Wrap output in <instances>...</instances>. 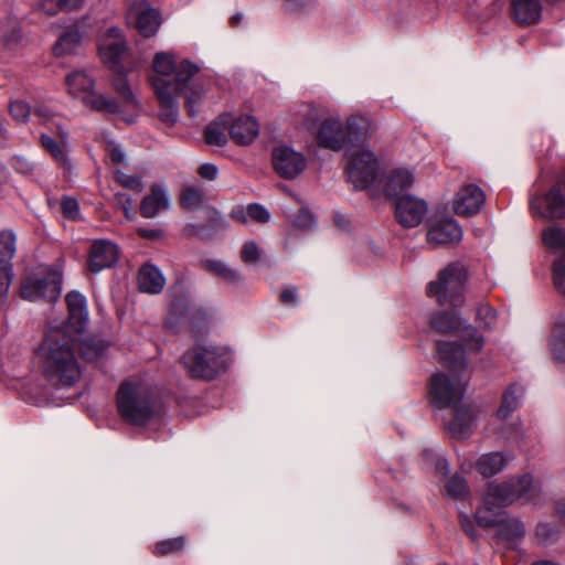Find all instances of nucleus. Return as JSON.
Wrapping results in <instances>:
<instances>
[{
	"instance_id": "ea45409f",
	"label": "nucleus",
	"mask_w": 565,
	"mask_h": 565,
	"mask_svg": "<svg viewBox=\"0 0 565 565\" xmlns=\"http://www.w3.org/2000/svg\"><path fill=\"white\" fill-rule=\"evenodd\" d=\"M185 546L184 536H178L158 542L154 546L153 553L159 556L177 553Z\"/></svg>"
},
{
	"instance_id": "f8f14e48",
	"label": "nucleus",
	"mask_w": 565,
	"mask_h": 565,
	"mask_svg": "<svg viewBox=\"0 0 565 565\" xmlns=\"http://www.w3.org/2000/svg\"><path fill=\"white\" fill-rule=\"evenodd\" d=\"M531 211L544 218H565V181H557L544 195L531 200Z\"/></svg>"
},
{
	"instance_id": "49530a36",
	"label": "nucleus",
	"mask_w": 565,
	"mask_h": 565,
	"mask_svg": "<svg viewBox=\"0 0 565 565\" xmlns=\"http://www.w3.org/2000/svg\"><path fill=\"white\" fill-rule=\"evenodd\" d=\"M9 113L19 122H26L31 115V107L23 100L15 99L9 105Z\"/></svg>"
},
{
	"instance_id": "5fc2aeb1",
	"label": "nucleus",
	"mask_w": 565,
	"mask_h": 565,
	"mask_svg": "<svg viewBox=\"0 0 565 565\" xmlns=\"http://www.w3.org/2000/svg\"><path fill=\"white\" fill-rule=\"evenodd\" d=\"M115 201H116V204L120 209H122L125 216L128 220H131L134 217V214L131 212V209H132L131 198L126 193H116Z\"/></svg>"
},
{
	"instance_id": "a19ab883",
	"label": "nucleus",
	"mask_w": 565,
	"mask_h": 565,
	"mask_svg": "<svg viewBox=\"0 0 565 565\" xmlns=\"http://www.w3.org/2000/svg\"><path fill=\"white\" fill-rule=\"evenodd\" d=\"M552 348L555 359L565 361V322L556 323L553 331Z\"/></svg>"
},
{
	"instance_id": "bb28decb",
	"label": "nucleus",
	"mask_w": 565,
	"mask_h": 565,
	"mask_svg": "<svg viewBox=\"0 0 565 565\" xmlns=\"http://www.w3.org/2000/svg\"><path fill=\"white\" fill-rule=\"evenodd\" d=\"M414 182V174L411 170L397 168L392 170L386 177L384 192L390 198L398 196L407 190Z\"/></svg>"
},
{
	"instance_id": "052dcab7",
	"label": "nucleus",
	"mask_w": 565,
	"mask_h": 565,
	"mask_svg": "<svg viewBox=\"0 0 565 565\" xmlns=\"http://www.w3.org/2000/svg\"><path fill=\"white\" fill-rule=\"evenodd\" d=\"M460 524H461L462 530L471 539H476L477 537L476 526H475L473 522L471 521V519L468 515H461L460 516Z\"/></svg>"
},
{
	"instance_id": "f03ea898",
	"label": "nucleus",
	"mask_w": 565,
	"mask_h": 565,
	"mask_svg": "<svg viewBox=\"0 0 565 565\" xmlns=\"http://www.w3.org/2000/svg\"><path fill=\"white\" fill-rule=\"evenodd\" d=\"M200 71L189 60L177 61L172 52H158L152 61V73L149 82L156 93L161 109L159 119L167 126H173L179 117L178 97L184 95L186 108L191 116L195 115L193 103L200 98L194 90L193 78Z\"/></svg>"
},
{
	"instance_id": "1a4fd4ad",
	"label": "nucleus",
	"mask_w": 565,
	"mask_h": 565,
	"mask_svg": "<svg viewBox=\"0 0 565 565\" xmlns=\"http://www.w3.org/2000/svg\"><path fill=\"white\" fill-rule=\"evenodd\" d=\"M348 180L354 189L363 190L375 182L379 162L372 151L364 148L352 150L348 153Z\"/></svg>"
},
{
	"instance_id": "603ef678",
	"label": "nucleus",
	"mask_w": 565,
	"mask_h": 565,
	"mask_svg": "<svg viewBox=\"0 0 565 565\" xmlns=\"http://www.w3.org/2000/svg\"><path fill=\"white\" fill-rule=\"evenodd\" d=\"M248 216H249V220H254L259 223H266L270 218V214L267 211V209H265L260 204H249L248 205Z\"/></svg>"
},
{
	"instance_id": "3c124183",
	"label": "nucleus",
	"mask_w": 565,
	"mask_h": 565,
	"mask_svg": "<svg viewBox=\"0 0 565 565\" xmlns=\"http://www.w3.org/2000/svg\"><path fill=\"white\" fill-rule=\"evenodd\" d=\"M63 215L68 220H77L79 216L78 202L68 196H64L61 201Z\"/></svg>"
},
{
	"instance_id": "864d4df0",
	"label": "nucleus",
	"mask_w": 565,
	"mask_h": 565,
	"mask_svg": "<svg viewBox=\"0 0 565 565\" xmlns=\"http://www.w3.org/2000/svg\"><path fill=\"white\" fill-rule=\"evenodd\" d=\"M279 300L287 306L298 305V289L295 286H286L279 295Z\"/></svg>"
},
{
	"instance_id": "412c9836",
	"label": "nucleus",
	"mask_w": 565,
	"mask_h": 565,
	"mask_svg": "<svg viewBox=\"0 0 565 565\" xmlns=\"http://www.w3.org/2000/svg\"><path fill=\"white\" fill-rule=\"evenodd\" d=\"M462 238V230L454 218H446L429 228L427 242L431 246L457 243Z\"/></svg>"
},
{
	"instance_id": "0eeeda50",
	"label": "nucleus",
	"mask_w": 565,
	"mask_h": 565,
	"mask_svg": "<svg viewBox=\"0 0 565 565\" xmlns=\"http://www.w3.org/2000/svg\"><path fill=\"white\" fill-rule=\"evenodd\" d=\"M68 94L76 99H79L85 106L90 109L117 114L119 111L118 104L110 98L98 94L95 90V79L86 71H74L65 77Z\"/></svg>"
},
{
	"instance_id": "7c9ffc66",
	"label": "nucleus",
	"mask_w": 565,
	"mask_h": 565,
	"mask_svg": "<svg viewBox=\"0 0 565 565\" xmlns=\"http://www.w3.org/2000/svg\"><path fill=\"white\" fill-rule=\"evenodd\" d=\"M228 115L220 117V121L210 124L204 132L205 141L213 146H224L227 141L226 130H228Z\"/></svg>"
},
{
	"instance_id": "c9c22d12",
	"label": "nucleus",
	"mask_w": 565,
	"mask_h": 565,
	"mask_svg": "<svg viewBox=\"0 0 565 565\" xmlns=\"http://www.w3.org/2000/svg\"><path fill=\"white\" fill-rule=\"evenodd\" d=\"M535 539L541 545H551L559 539V529L554 523L540 522L535 527Z\"/></svg>"
},
{
	"instance_id": "5701e85b",
	"label": "nucleus",
	"mask_w": 565,
	"mask_h": 565,
	"mask_svg": "<svg viewBox=\"0 0 565 565\" xmlns=\"http://www.w3.org/2000/svg\"><path fill=\"white\" fill-rule=\"evenodd\" d=\"M166 279L162 273L152 264L143 265L138 273V287L140 291L157 295L162 291Z\"/></svg>"
},
{
	"instance_id": "9d476101",
	"label": "nucleus",
	"mask_w": 565,
	"mask_h": 565,
	"mask_svg": "<svg viewBox=\"0 0 565 565\" xmlns=\"http://www.w3.org/2000/svg\"><path fill=\"white\" fill-rule=\"evenodd\" d=\"M467 380L457 375L435 374L430 381L429 392L433 404L439 408L455 406L465 395Z\"/></svg>"
},
{
	"instance_id": "8fccbe9b",
	"label": "nucleus",
	"mask_w": 565,
	"mask_h": 565,
	"mask_svg": "<svg viewBox=\"0 0 565 565\" xmlns=\"http://www.w3.org/2000/svg\"><path fill=\"white\" fill-rule=\"evenodd\" d=\"M553 279L556 289L565 295V258H559L554 262Z\"/></svg>"
},
{
	"instance_id": "a18cd8bd",
	"label": "nucleus",
	"mask_w": 565,
	"mask_h": 565,
	"mask_svg": "<svg viewBox=\"0 0 565 565\" xmlns=\"http://www.w3.org/2000/svg\"><path fill=\"white\" fill-rule=\"evenodd\" d=\"M461 337L471 352L477 353L483 348L484 339L472 326H467Z\"/></svg>"
},
{
	"instance_id": "aec40b11",
	"label": "nucleus",
	"mask_w": 565,
	"mask_h": 565,
	"mask_svg": "<svg viewBox=\"0 0 565 565\" xmlns=\"http://www.w3.org/2000/svg\"><path fill=\"white\" fill-rule=\"evenodd\" d=\"M316 140L324 148L341 150L345 145V135L340 117L332 116L322 120L317 129Z\"/></svg>"
},
{
	"instance_id": "dca6fc26",
	"label": "nucleus",
	"mask_w": 565,
	"mask_h": 565,
	"mask_svg": "<svg viewBox=\"0 0 565 565\" xmlns=\"http://www.w3.org/2000/svg\"><path fill=\"white\" fill-rule=\"evenodd\" d=\"M486 202V194L477 184L460 188L452 201V210L457 215L470 216L480 212Z\"/></svg>"
},
{
	"instance_id": "774afa93",
	"label": "nucleus",
	"mask_w": 565,
	"mask_h": 565,
	"mask_svg": "<svg viewBox=\"0 0 565 565\" xmlns=\"http://www.w3.org/2000/svg\"><path fill=\"white\" fill-rule=\"evenodd\" d=\"M556 513L562 518L565 519V502H558L555 507Z\"/></svg>"
},
{
	"instance_id": "c756f323",
	"label": "nucleus",
	"mask_w": 565,
	"mask_h": 565,
	"mask_svg": "<svg viewBox=\"0 0 565 565\" xmlns=\"http://www.w3.org/2000/svg\"><path fill=\"white\" fill-rule=\"evenodd\" d=\"M83 2L84 0H39L36 10L46 15H55L61 11L77 10Z\"/></svg>"
},
{
	"instance_id": "c85d7f7f",
	"label": "nucleus",
	"mask_w": 565,
	"mask_h": 565,
	"mask_svg": "<svg viewBox=\"0 0 565 565\" xmlns=\"http://www.w3.org/2000/svg\"><path fill=\"white\" fill-rule=\"evenodd\" d=\"M371 121L362 115H353L347 120L345 142L362 143L370 134Z\"/></svg>"
},
{
	"instance_id": "de8ad7c7",
	"label": "nucleus",
	"mask_w": 565,
	"mask_h": 565,
	"mask_svg": "<svg viewBox=\"0 0 565 565\" xmlns=\"http://www.w3.org/2000/svg\"><path fill=\"white\" fill-rule=\"evenodd\" d=\"M263 254L258 244L254 241H249L243 245L241 257L246 264H255L262 258Z\"/></svg>"
},
{
	"instance_id": "79ce46f5",
	"label": "nucleus",
	"mask_w": 565,
	"mask_h": 565,
	"mask_svg": "<svg viewBox=\"0 0 565 565\" xmlns=\"http://www.w3.org/2000/svg\"><path fill=\"white\" fill-rule=\"evenodd\" d=\"M115 179L121 186L132 190L137 193H140L145 188L142 177L136 173L128 174L117 170L115 172Z\"/></svg>"
},
{
	"instance_id": "338daca9",
	"label": "nucleus",
	"mask_w": 565,
	"mask_h": 565,
	"mask_svg": "<svg viewBox=\"0 0 565 565\" xmlns=\"http://www.w3.org/2000/svg\"><path fill=\"white\" fill-rule=\"evenodd\" d=\"M435 468L440 473H447L448 472V465L447 461L443 457H436L435 458Z\"/></svg>"
},
{
	"instance_id": "58836bf2",
	"label": "nucleus",
	"mask_w": 565,
	"mask_h": 565,
	"mask_svg": "<svg viewBox=\"0 0 565 565\" xmlns=\"http://www.w3.org/2000/svg\"><path fill=\"white\" fill-rule=\"evenodd\" d=\"M41 145L43 148L51 153V156L61 164L67 163L66 151L63 146L56 142L51 136L42 134Z\"/></svg>"
},
{
	"instance_id": "ddd939ff",
	"label": "nucleus",
	"mask_w": 565,
	"mask_h": 565,
	"mask_svg": "<svg viewBox=\"0 0 565 565\" xmlns=\"http://www.w3.org/2000/svg\"><path fill=\"white\" fill-rule=\"evenodd\" d=\"M271 157L275 171L285 179H295L307 168L305 156L286 145L274 148Z\"/></svg>"
},
{
	"instance_id": "6e6552de",
	"label": "nucleus",
	"mask_w": 565,
	"mask_h": 565,
	"mask_svg": "<svg viewBox=\"0 0 565 565\" xmlns=\"http://www.w3.org/2000/svg\"><path fill=\"white\" fill-rule=\"evenodd\" d=\"M62 291V273L57 268H45L29 277L21 286V297L36 301H55Z\"/></svg>"
},
{
	"instance_id": "72a5a7b5",
	"label": "nucleus",
	"mask_w": 565,
	"mask_h": 565,
	"mask_svg": "<svg viewBox=\"0 0 565 565\" xmlns=\"http://www.w3.org/2000/svg\"><path fill=\"white\" fill-rule=\"evenodd\" d=\"M431 326L439 332L449 333L461 327V319L456 313L440 312L431 317Z\"/></svg>"
},
{
	"instance_id": "37998d69",
	"label": "nucleus",
	"mask_w": 565,
	"mask_h": 565,
	"mask_svg": "<svg viewBox=\"0 0 565 565\" xmlns=\"http://www.w3.org/2000/svg\"><path fill=\"white\" fill-rule=\"evenodd\" d=\"M446 492L454 499H461L469 493V488L463 478L455 476L448 480L446 484Z\"/></svg>"
},
{
	"instance_id": "4c0bfd02",
	"label": "nucleus",
	"mask_w": 565,
	"mask_h": 565,
	"mask_svg": "<svg viewBox=\"0 0 565 565\" xmlns=\"http://www.w3.org/2000/svg\"><path fill=\"white\" fill-rule=\"evenodd\" d=\"M544 244L555 250L565 247V231L557 226L547 227L542 235Z\"/></svg>"
},
{
	"instance_id": "09e8293b",
	"label": "nucleus",
	"mask_w": 565,
	"mask_h": 565,
	"mask_svg": "<svg viewBox=\"0 0 565 565\" xmlns=\"http://www.w3.org/2000/svg\"><path fill=\"white\" fill-rule=\"evenodd\" d=\"M115 89L129 103L137 104L135 95L128 84V81L124 74H118L114 79Z\"/></svg>"
},
{
	"instance_id": "a211bd4d",
	"label": "nucleus",
	"mask_w": 565,
	"mask_h": 565,
	"mask_svg": "<svg viewBox=\"0 0 565 565\" xmlns=\"http://www.w3.org/2000/svg\"><path fill=\"white\" fill-rule=\"evenodd\" d=\"M119 257L118 246L107 239H98L92 244L88 254V269L92 273H99L116 264Z\"/></svg>"
},
{
	"instance_id": "b1692460",
	"label": "nucleus",
	"mask_w": 565,
	"mask_h": 565,
	"mask_svg": "<svg viewBox=\"0 0 565 565\" xmlns=\"http://www.w3.org/2000/svg\"><path fill=\"white\" fill-rule=\"evenodd\" d=\"M475 412L471 407L456 408L454 419L448 424L450 434L459 439L469 437L475 428Z\"/></svg>"
},
{
	"instance_id": "bf43d9fd",
	"label": "nucleus",
	"mask_w": 565,
	"mask_h": 565,
	"mask_svg": "<svg viewBox=\"0 0 565 565\" xmlns=\"http://www.w3.org/2000/svg\"><path fill=\"white\" fill-rule=\"evenodd\" d=\"M34 115L43 124H49L55 119V114L52 113L47 107H38L34 110Z\"/></svg>"
},
{
	"instance_id": "393cba45",
	"label": "nucleus",
	"mask_w": 565,
	"mask_h": 565,
	"mask_svg": "<svg viewBox=\"0 0 565 565\" xmlns=\"http://www.w3.org/2000/svg\"><path fill=\"white\" fill-rule=\"evenodd\" d=\"M437 356L441 363L449 367H465L467 365L465 348L457 342H437Z\"/></svg>"
},
{
	"instance_id": "4d7b16f0",
	"label": "nucleus",
	"mask_w": 565,
	"mask_h": 565,
	"mask_svg": "<svg viewBox=\"0 0 565 565\" xmlns=\"http://www.w3.org/2000/svg\"><path fill=\"white\" fill-rule=\"evenodd\" d=\"M296 225L301 228H309L313 225L315 220L312 214L307 210H301L296 217Z\"/></svg>"
},
{
	"instance_id": "cd10ccee",
	"label": "nucleus",
	"mask_w": 565,
	"mask_h": 565,
	"mask_svg": "<svg viewBox=\"0 0 565 565\" xmlns=\"http://www.w3.org/2000/svg\"><path fill=\"white\" fill-rule=\"evenodd\" d=\"M510 460L511 457L505 456L503 452L492 451L482 455L478 459L476 468L483 477L489 478L501 472Z\"/></svg>"
},
{
	"instance_id": "c03bdc74",
	"label": "nucleus",
	"mask_w": 565,
	"mask_h": 565,
	"mask_svg": "<svg viewBox=\"0 0 565 565\" xmlns=\"http://www.w3.org/2000/svg\"><path fill=\"white\" fill-rule=\"evenodd\" d=\"M476 321L483 329H492L497 322V313L489 305H481L477 309Z\"/></svg>"
},
{
	"instance_id": "69168bd1",
	"label": "nucleus",
	"mask_w": 565,
	"mask_h": 565,
	"mask_svg": "<svg viewBox=\"0 0 565 565\" xmlns=\"http://www.w3.org/2000/svg\"><path fill=\"white\" fill-rule=\"evenodd\" d=\"M103 353V348L99 347V345H95L92 351H86V350H82V354L85 359L87 360H93L95 358H97L98 355H100Z\"/></svg>"
},
{
	"instance_id": "2eb2a0df",
	"label": "nucleus",
	"mask_w": 565,
	"mask_h": 565,
	"mask_svg": "<svg viewBox=\"0 0 565 565\" xmlns=\"http://www.w3.org/2000/svg\"><path fill=\"white\" fill-rule=\"evenodd\" d=\"M171 207V198L166 183H152L149 192L142 198L140 202V214L146 218H154L161 212L168 211Z\"/></svg>"
},
{
	"instance_id": "4468645a",
	"label": "nucleus",
	"mask_w": 565,
	"mask_h": 565,
	"mask_svg": "<svg viewBox=\"0 0 565 565\" xmlns=\"http://www.w3.org/2000/svg\"><path fill=\"white\" fill-rule=\"evenodd\" d=\"M98 52L103 62L119 71L122 55L126 52V41L118 28H110L99 40Z\"/></svg>"
},
{
	"instance_id": "e433bc0d",
	"label": "nucleus",
	"mask_w": 565,
	"mask_h": 565,
	"mask_svg": "<svg viewBox=\"0 0 565 565\" xmlns=\"http://www.w3.org/2000/svg\"><path fill=\"white\" fill-rule=\"evenodd\" d=\"M203 203V192L196 186H185L180 195V204L183 209L195 211Z\"/></svg>"
},
{
	"instance_id": "4be33fe9",
	"label": "nucleus",
	"mask_w": 565,
	"mask_h": 565,
	"mask_svg": "<svg viewBox=\"0 0 565 565\" xmlns=\"http://www.w3.org/2000/svg\"><path fill=\"white\" fill-rule=\"evenodd\" d=\"M228 131L233 141L238 145H248L259 134V125L252 116H242L228 124Z\"/></svg>"
},
{
	"instance_id": "2f4dec72",
	"label": "nucleus",
	"mask_w": 565,
	"mask_h": 565,
	"mask_svg": "<svg viewBox=\"0 0 565 565\" xmlns=\"http://www.w3.org/2000/svg\"><path fill=\"white\" fill-rule=\"evenodd\" d=\"M523 394V388L518 384H512L504 392L501 405L497 412V416L501 419L507 418L519 406L520 397Z\"/></svg>"
},
{
	"instance_id": "f3484780",
	"label": "nucleus",
	"mask_w": 565,
	"mask_h": 565,
	"mask_svg": "<svg viewBox=\"0 0 565 565\" xmlns=\"http://www.w3.org/2000/svg\"><path fill=\"white\" fill-rule=\"evenodd\" d=\"M427 213V205L423 200L411 195L401 196L395 206V215L404 227L418 226Z\"/></svg>"
},
{
	"instance_id": "f704fd0d",
	"label": "nucleus",
	"mask_w": 565,
	"mask_h": 565,
	"mask_svg": "<svg viewBox=\"0 0 565 565\" xmlns=\"http://www.w3.org/2000/svg\"><path fill=\"white\" fill-rule=\"evenodd\" d=\"M81 39V33L76 28L66 31L61 35L54 46L55 55L70 54L74 52V50L79 45Z\"/></svg>"
},
{
	"instance_id": "680f3d73",
	"label": "nucleus",
	"mask_w": 565,
	"mask_h": 565,
	"mask_svg": "<svg viewBox=\"0 0 565 565\" xmlns=\"http://www.w3.org/2000/svg\"><path fill=\"white\" fill-rule=\"evenodd\" d=\"M21 39V31L19 28L13 26L10 34L4 35V44L12 49Z\"/></svg>"
},
{
	"instance_id": "9b49d317",
	"label": "nucleus",
	"mask_w": 565,
	"mask_h": 565,
	"mask_svg": "<svg viewBox=\"0 0 565 565\" xmlns=\"http://www.w3.org/2000/svg\"><path fill=\"white\" fill-rule=\"evenodd\" d=\"M127 23L141 35L150 38L158 32L161 25V15L146 0H136L129 4Z\"/></svg>"
},
{
	"instance_id": "473e14b6",
	"label": "nucleus",
	"mask_w": 565,
	"mask_h": 565,
	"mask_svg": "<svg viewBox=\"0 0 565 565\" xmlns=\"http://www.w3.org/2000/svg\"><path fill=\"white\" fill-rule=\"evenodd\" d=\"M203 266L209 271L214 273L228 284H235L239 280L238 270L232 268L230 265L220 259H207L203 262Z\"/></svg>"
},
{
	"instance_id": "7ed1b4c3",
	"label": "nucleus",
	"mask_w": 565,
	"mask_h": 565,
	"mask_svg": "<svg viewBox=\"0 0 565 565\" xmlns=\"http://www.w3.org/2000/svg\"><path fill=\"white\" fill-rule=\"evenodd\" d=\"M541 490V484L529 475L502 483H489L483 507L476 511L478 524L483 527L497 526L498 537L509 548H514L525 535V525L516 518H500L494 509L511 505L519 499L535 503Z\"/></svg>"
},
{
	"instance_id": "423d86ee",
	"label": "nucleus",
	"mask_w": 565,
	"mask_h": 565,
	"mask_svg": "<svg viewBox=\"0 0 565 565\" xmlns=\"http://www.w3.org/2000/svg\"><path fill=\"white\" fill-rule=\"evenodd\" d=\"M180 363L190 377L206 381L225 370L224 354L215 345L196 344L183 353Z\"/></svg>"
},
{
	"instance_id": "6ab92c4d",
	"label": "nucleus",
	"mask_w": 565,
	"mask_h": 565,
	"mask_svg": "<svg viewBox=\"0 0 565 565\" xmlns=\"http://www.w3.org/2000/svg\"><path fill=\"white\" fill-rule=\"evenodd\" d=\"M15 252V235L11 231L0 232V297L8 292L12 278L10 262Z\"/></svg>"
},
{
	"instance_id": "f257e3e1",
	"label": "nucleus",
	"mask_w": 565,
	"mask_h": 565,
	"mask_svg": "<svg viewBox=\"0 0 565 565\" xmlns=\"http://www.w3.org/2000/svg\"><path fill=\"white\" fill-rule=\"evenodd\" d=\"M66 303V331L51 329L38 350L45 377L61 386H72L81 377V369L74 353L75 339L67 333H82L88 324L87 302L81 292H68Z\"/></svg>"
},
{
	"instance_id": "e2e57ef3",
	"label": "nucleus",
	"mask_w": 565,
	"mask_h": 565,
	"mask_svg": "<svg viewBox=\"0 0 565 565\" xmlns=\"http://www.w3.org/2000/svg\"><path fill=\"white\" fill-rule=\"evenodd\" d=\"M231 217L239 223H246L249 220L248 206L246 209H244V207L233 209L231 212Z\"/></svg>"
},
{
	"instance_id": "20e7f679",
	"label": "nucleus",
	"mask_w": 565,
	"mask_h": 565,
	"mask_svg": "<svg viewBox=\"0 0 565 565\" xmlns=\"http://www.w3.org/2000/svg\"><path fill=\"white\" fill-rule=\"evenodd\" d=\"M120 416L132 425H145L153 416V394L140 383H122L117 392Z\"/></svg>"
},
{
	"instance_id": "0e129e2a",
	"label": "nucleus",
	"mask_w": 565,
	"mask_h": 565,
	"mask_svg": "<svg viewBox=\"0 0 565 565\" xmlns=\"http://www.w3.org/2000/svg\"><path fill=\"white\" fill-rule=\"evenodd\" d=\"M109 154L115 163H122L126 158L124 150L119 146L113 147Z\"/></svg>"
},
{
	"instance_id": "a878e982",
	"label": "nucleus",
	"mask_w": 565,
	"mask_h": 565,
	"mask_svg": "<svg viewBox=\"0 0 565 565\" xmlns=\"http://www.w3.org/2000/svg\"><path fill=\"white\" fill-rule=\"evenodd\" d=\"M514 19L520 24H533L540 21L542 6L540 0H511Z\"/></svg>"
},
{
	"instance_id": "13d9d810",
	"label": "nucleus",
	"mask_w": 565,
	"mask_h": 565,
	"mask_svg": "<svg viewBox=\"0 0 565 565\" xmlns=\"http://www.w3.org/2000/svg\"><path fill=\"white\" fill-rule=\"evenodd\" d=\"M199 174L203 179L214 180L217 177V167L212 163H204L199 168Z\"/></svg>"
},
{
	"instance_id": "39448f33",
	"label": "nucleus",
	"mask_w": 565,
	"mask_h": 565,
	"mask_svg": "<svg viewBox=\"0 0 565 565\" xmlns=\"http://www.w3.org/2000/svg\"><path fill=\"white\" fill-rule=\"evenodd\" d=\"M468 273L465 266L451 264L439 273L436 281L427 286V295L435 297L443 307L458 309L465 305V285Z\"/></svg>"
},
{
	"instance_id": "6e6d98bb",
	"label": "nucleus",
	"mask_w": 565,
	"mask_h": 565,
	"mask_svg": "<svg viewBox=\"0 0 565 565\" xmlns=\"http://www.w3.org/2000/svg\"><path fill=\"white\" fill-rule=\"evenodd\" d=\"M137 234L142 238L151 241L162 239L164 237V233L160 228L138 227Z\"/></svg>"
}]
</instances>
